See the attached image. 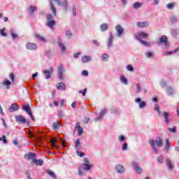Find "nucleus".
I'll list each match as a JSON object with an SVG mask.
<instances>
[{"label": "nucleus", "mask_w": 179, "mask_h": 179, "mask_svg": "<svg viewBox=\"0 0 179 179\" xmlns=\"http://www.w3.org/2000/svg\"><path fill=\"white\" fill-rule=\"evenodd\" d=\"M73 16L76 15V8L75 7L73 8Z\"/></svg>", "instance_id": "0e129e2a"}, {"label": "nucleus", "mask_w": 179, "mask_h": 179, "mask_svg": "<svg viewBox=\"0 0 179 179\" xmlns=\"http://www.w3.org/2000/svg\"><path fill=\"white\" fill-rule=\"evenodd\" d=\"M57 140L55 138H53L51 139L50 143H51L52 148H58V146H57V145H55V143H57Z\"/></svg>", "instance_id": "bb28decb"}, {"label": "nucleus", "mask_w": 179, "mask_h": 179, "mask_svg": "<svg viewBox=\"0 0 179 179\" xmlns=\"http://www.w3.org/2000/svg\"><path fill=\"white\" fill-rule=\"evenodd\" d=\"M155 143L157 144V146H158V148H162V146H163V140L160 137L156 138Z\"/></svg>", "instance_id": "dca6fc26"}, {"label": "nucleus", "mask_w": 179, "mask_h": 179, "mask_svg": "<svg viewBox=\"0 0 179 179\" xmlns=\"http://www.w3.org/2000/svg\"><path fill=\"white\" fill-rule=\"evenodd\" d=\"M174 6H176V3H171L167 4L166 8L167 9H173V8H174Z\"/></svg>", "instance_id": "4c0bfd02"}, {"label": "nucleus", "mask_w": 179, "mask_h": 179, "mask_svg": "<svg viewBox=\"0 0 179 179\" xmlns=\"http://www.w3.org/2000/svg\"><path fill=\"white\" fill-rule=\"evenodd\" d=\"M120 80H121V82L124 83V85H128V80H127L124 76H121Z\"/></svg>", "instance_id": "c9c22d12"}, {"label": "nucleus", "mask_w": 179, "mask_h": 179, "mask_svg": "<svg viewBox=\"0 0 179 179\" xmlns=\"http://www.w3.org/2000/svg\"><path fill=\"white\" fill-rule=\"evenodd\" d=\"M76 129H78V135H82V134H83V128L80 127V122L76 123Z\"/></svg>", "instance_id": "9d476101"}, {"label": "nucleus", "mask_w": 179, "mask_h": 179, "mask_svg": "<svg viewBox=\"0 0 179 179\" xmlns=\"http://www.w3.org/2000/svg\"><path fill=\"white\" fill-rule=\"evenodd\" d=\"M80 145V140L78 139L75 143V148L78 149V147Z\"/></svg>", "instance_id": "603ef678"}, {"label": "nucleus", "mask_w": 179, "mask_h": 179, "mask_svg": "<svg viewBox=\"0 0 179 179\" xmlns=\"http://www.w3.org/2000/svg\"><path fill=\"white\" fill-rule=\"evenodd\" d=\"M0 34L3 36V37H6V33H5V29H0Z\"/></svg>", "instance_id": "c03bdc74"}, {"label": "nucleus", "mask_w": 179, "mask_h": 179, "mask_svg": "<svg viewBox=\"0 0 179 179\" xmlns=\"http://www.w3.org/2000/svg\"><path fill=\"white\" fill-rule=\"evenodd\" d=\"M57 44L59 45V47H60V48L62 50V52H65V50H66V48L65 47V45L64 44H62V43H61V39H57Z\"/></svg>", "instance_id": "412c9836"}, {"label": "nucleus", "mask_w": 179, "mask_h": 179, "mask_svg": "<svg viewBox=\"0 0 179 179\" xmlns=\"http://www.w3.org/2000/svg\"><path fill=\"white\" fill-rule=\"evenodd\" d=\"M141 6H142V3H140V2H136V3L134 4V9H138V8H141Z\"/></svg>", "instance_id": "e433bc0d"}, {"label": "nucleus", "mask_w": 179, "mask_h": 179, "mask_svg": "<svg viewBox=\"0 0 179 179\" xmlns=\"http://www.w3.org/2000/svg\"><path fill=\"white\" fill-rule=\"evenodd\" d=\"M83 166L85 167V170H90V167H92V165L88 164H84Z\"/></svg>", "instance_id": "864d4df0"}, {"label": "nucleus", "mask_w": 179, "mask_h": 179, "mask_svg": "<svg viewBox=\"0 0 179 179\" xmlns=\"http://www.w3.org/2000/svg\"><path fill=\"white\" fill-rule=\"evenodd\" d=\"M17 110H19V106L16 103H13L9 107V111H10V113H13V111H16Z\"/></svg>", "instance_id": "f3484780"}, {"label": "nucleus", "mask_w": 179, "mask_h": 179, "mask_svg": "<svg viewBox=\"0 0 179 179\" xmlns=\"http://www.w3.org/2000/svg\"><path fill=\"white\" fill-rule=\"evenodd\" d=\"M50 10L54 16H57V8H55V6H54V3H52V1H50Z\"/></svg>", "instance_id": "4be33fe9"}, {"label": "nucleus", "mask_w": 179, "mask_h": 179, "mask_svg": "<svg viewBox=\"0 0 179 179\" xmlns=\"http://www.w3.org/2000/svg\"><path fill=\"white\" fill-rule=\"evenodd\" d=\"M10 79L12 82V83H15V74H13V73H11L9 76Z\"/></svg>", "instance_id": "ea45409f"}, {"label": "nucleus", "mask_w": 179, "mask_h": 179, "mask_svg": "<svg viewBox=\"0 0 179 179\" xmlns=\"http://www.w3.org/2000/svg\"><path fill=\"white\" fill-rule=\"evenodd\" d=\"M149 37V34L145 32H138L136 35V38L139 40V41H142V38H148Z\"/></svg>", "instance_id": "39448f33"}, {"label": "nucleus", "mask_w": 179, "mask_h": 179, "mask_svg": "<svg viewBox=\"0 0 179 179\" xmlns=\"http://www.w3.org/2000/svg\"><path fill=\"white\" fill-rule=\"evenodd\" d=\"M24 159L27 160H35V159L37 157V155L34 152H29L24 155Z\"/></svg>", "instance_id": "20e7f679"}, {"label": "nucleus", "mask_w": 179, "mask_h": 179, "mask_svg": "<svg viewBox=\"0 0 179 179\" xmlns=\"http://www.w3.org/2000/svg\"><path fill=\"white\" fill-rule=\"evenodd\" d=\"M57 75H58L59 79L60 80L64 79V66L61 64L58 66Z\"/></svg>", "instance_id": "423d86ee"}, {"label": "nucleus", "mask_w": 179, "mask_h": 179, "mask_svg": "<svg viewBox=\"0 0 179 179\" xmlns=\"http://www.w3.org/2000/svg\"><path fill=\"white\" fill-rule=\"evenodd\" d=\"M115 29L118 33V34H117L118 37H121V34H122V33H124V29H122V27H121V25H117L115 27Z\"/></svg>", "instance_id": "ddd939ff"}, {"label": "nucleus", "mask_w": 179, "mask_h": 179, "mask_svg": "<svg viewBox=\"0 0 179 179\" xmlns=\"http://www.w3.org/2000/svg\"><path fill=\"white\" fill-rule=\"evenodd\" d=\"M81 61L83 64H86V62H90L92 61V57L90 56H83L81 58Z\"/></svg>", "instance_id": "6ab92c4d"}, {"label": "nucleus", "mask_w": 179, "mask_h": 179, "mask_svg": "<svg viewBox=\"0 0 179 179\" xmlns=\"http://www.w3.org/2000/svg\"><path fill=\"white\" fill-rule=\"evenodd\" d=\"M66 36L67 37H69V38H71V37H72V32H71L70 30L66 31Z\"/></svg>", "instance_id": "3c124183"}, {"label": "nucleus", "mask_w": 179, "mask_h": 179, "mask_svg": "<svg viewBox=\"0 0 179 179\" xmlns=\"http://www.w3.org/2000/svg\"><path fill=\"white\" fill-rule=\"evenodd\" d=\"M47 173H48V174H49V176H50V177H52V178H54V179L57 178L55 173L51 169H48L47 171Z\"/></svg>", "instance_id": "cd10ccee"}, {"label": "nucleus", "mask_w": 179, "mask_h": 179, "mask_svg": "<svg viewBox=\"0 0 179 179\" xmlns=\"http://www.w3.org/2000/svg\"><path fill=\"white\" fill-rule=\"evenodd\" d=\"M107 29H108V24H102L100 26V29H101L102 31H106V30H107Z\"/></svg>", "instance_id": "c756f323"}, {"label": "nucleus", "mask_w": 179, "mask_h": 179, "mask_svg": "<svg viewBox=\"0 0 179 179\" xmlns=\"http://www.w3.org/2000/svg\"><path fill=\"white\" fill-rule=\"evenodd\" d=\"M10 83L8 80H5L2 83L3 85L6 86V89H10Z\"/></svg>", "instance_id": "b1692460"}, {"label": "nucleus", "mask_w": 179, "mask_h": 179, "mask_svg": "<svg viewBox=\"0 0 179 179\" xmlns=\"http://www.w3.org/2000/svg\"><path fill=\"white\" fill-rule=\"evenodd\" d=\"M127 71H130L131 72H133L134 66H132V65H131V64H129L127 66Z\"/></svg>", "instance_id": "49530a36"}, {"label": "nucleus", "mask_w": 179, "mask_h": 179, "mask_svg": "<svg viewBox=\"0 0 179 179\" xmlns=\"http://www.w3.org/2000/svg\"><path fill=\"white\" fill-rule=\"evenodd\" d=\"M71 107H72L73 108H75V107H76V101H74V102L72 103Z\"/></svg>", "instance_id": "774afa93"}, {"label": "nucleus", "mask_w": 179, "mask_h": 179, "mask_svg": "<svg viewBox=\"0 0 179 179\" xmlns=\"http://www.w3.org/2000/svg\"><path fill=\"white\" fill-rule=\"evenodd\" d=\"M47 26L50 27V29H53L54 26H55V20L52 18V15L51 14H48L47 15Z\"/></svg>", "instance_id": "f257e3e1"}, {"label": "nucleus", "mask_w": 179, "mask_h": 179, "mask_svg": "<svg viewBox=\"0 0 179 179\" xmlns=\"http://www.w3.org/2000/svg\"><path fill=\"white\" fill-rule=\"evenodd\" d=\"M15 120L20 124H26V119L22 115L15 116Z\"/></svg>", "instance_id": "1a4fd4ad"}, {"label": "nucleus", "mask_w": 179, "mask_h": 179, "mask_svg": "<svg viewBox=\"0 0 179 179\" xmlns=\"http://www.w3.org/2000/svg\"><path fill=\"white\" fill-rule=\"evenodd\" d=\"M149 143H150V145H151L152 148H153L155 153H157V149H156V147L155 146V143L154 140H150Z\"/></svg>", "instance_id": "c85d7f7f"}, {"label": "nucleus", "mask_w": 179, "mask_h": 179, "mask_svg": "<svg viewBox=\"0 0 179 179\" xmlns=\"http://www.w3.org/2000/svg\"><path fill=\"white\" fill-rule=\"evenodd\" d=\"M155 110H156V111H157L158 114H162V112L160 111V107L159 106V105L155 104Z\"/></svg>", "instance_id": "a19ab883"}, {"label": "nucleus", "mask_w": 179, "mask_h": 179, "mask_svg": "<svg viewBox=\"0 0 179 179\" xmlns=\"http://www.w3.org/2000/svg\"><path fill=\"white\" fill-rule=\"evenodd\" d=\"M33 163L36 166H43L44 164V161L43 159H33Z\"/></svg>", "instance_id": "aec40b11"}, {"label": "nucleus", "mask_w": 179, "mask_h": 179, "mask_svg": "<svg viewBox=\"0 0 179 179\" xmlns=\"http://www.w3.org/2000/svg\"><path fill=\"white\" fill-rule=\"evenodd\" d=\"M166 166H168L169 170H173V164L170 159H166Z\"/></svg>", "instance_id": "2f4dec72"}, {"label": "nucleus", "mask_w": 179, "mask_h": 179, "mask_svg": "<svg viewBox=\"0 0 179 179\" xmlns=\"http://www.w3.org/2000/svg\"><path fill=\"white\" fill-rule=\"evenodd\" d=\"M162 115L165 120V122H166V124H169V122H170V119H169V117H170V113L164 111Z\"/></svg>", "instance_id": "4468645a"}, {"label": "nucleus", "mask_w": 179, "mask_h": 179, "mask_svg": "<svg viewBox=\"0 0 179 179\" xmlns=\"http://www.w3.org/2000/svg\"><path fill=\"white\" fill-rule=\"evenodd\" d=\"M124 139H125V137L124 136H119V141H120V142H122V141H124Z\"/></svg>", "instance_id": "e2e57ef3"}, {"label": "nucleus", "mask_w": 179, "mask_h": 179, "mask_svg": "<svg viewBox=\"0 0 179 179\" xmlns=\"http://www.w3.org/2000/svg\"><path fill=\"white\" fill-rule=\"evenodd\" d=\"M177 51H178V48H177L176 50H172V51H169V52H166L164 55H171V54H174V52H177Z\"/></svg>", "instance_id": "f704fd0d"}, {"label": "nucleus", "mask_w": 179, "mask_h": 179, "mask_svg": "<svg viewBox=\"0 0 179 179\" xmlns=\"http://www.w3.org/2000/svg\"><path fill=\"white\" fill-rule=\"evenodd\" d=\"M22 110H24V111H26V113H27V114L30 115V118L32 120V121H36V119L33 115V113L31 112V110H30V105L29 104L23 105Z\"/></svg>", "instance_id": "f03ea898"}, {"label": "nucleus", "mask_w": 179, "mask_h": 179, "mask_svg": "<svg viewBox=\"0 0 179 179\" xmlns=\"http://www.w3.org/2000/svg\"><path fill=\"white\" fill-rule=\"evenodd\" d=\"M104 114H106V109H102L101 110V113H99V117L95 120V121H97V120H99V118H101V117H103V115H104Z\"/></svg>", "instance_id": "72a5a7b5"}, {"label": "nucleus", "mask_w": 179, "mask_h": 179, "mask_svg": "<svg viewBox=\"0 0 179 179\" xmlns=\"http://www.w3.org/2000/svg\"><path fill=\"white\" fill-rule=\"evenodd\" d=\"M36 9H37L36 7L33 6H31L29 7V9L30 14H31V15H33V13H34V12H36Z\"/></svg>", "instance_id": "473e14b6"}, {"label": "nucleus", "mask_w": 179, "mask_h": 179, "mask_svg": "<svg viewBox=\"0 0 179 179\" xmlns=\"http://www.w3.org/2000/svg\"><path fill=\"white\" fill-rule=\"evenodd\" d=\"M115 169L117 173H124V171H125V169H124V166H122V165H117Z\"/></svg>", "instance_id": "5701e85b"}, {"label": "nucleus", "mask_w": 179, "mask_h": 179, "mask_svg": "<svg viewBox=\"0 0 179 179\" xmlns=\"http://www.w3.org/2000/svg\"><path fill=\"white\" fill-rule=\"evenodd\" d=\"M103 61H107L108 59V55L104 53L102 55Z\"/></svg>", "instance_id": "de8ad7c7"}, {"label": "nucleus", "mask_w": 179, "mask_h": 179, "mask_svg": "<svg viewBox=\"0 0 179 179\" xmlns=\"http://www.w3.org/2000/svg\"><path fill=\"white\" fill-rule=\"evenodd\" d=\"M26 174H27V177L28 179H31V178L30 176V172L26 171Z\"/></svg>", "instance_id": "69168bd1"}, {"label": "nucleus", "mask_w": 179, "mask_h": 179, "mask_svg": "<svg viewBox=\"0 0 179 179\" xmlns=\"http://www.w3.org/2000/svg\"><path fill=\"white\" fill-rule=\"evenodd\" d=\"M87 92V89H84L83 90L79 91L80 94H82L83 96H86V92Z\"/></svg>", "instance_id": "09e8293b"}, {"label": "nucleus", "mask_w": 179, "mask_h": 179, "mask_svg": "<svg viewBox=\"0 0 179 179\" xmlns=\"http://www.w3.org/2000/svg\"><path fill=\"white\" fill-rule=\"evenodd\" d=\"M12 38H17V34H15L13 31H10Z\"/></svg>", "instance_id": "8fccbe9b"}, {"label": "nucleus", "mask_w": 179, "mask_h": 179, "mask_svg": "<svg viewBox=\"0 0 179 179\" xmlns=\"http://www.w3.org/2000/svg\"><path fill=\"white\" fill-rule=\"evenodd\" d=\"M127 148H128V144L127 143H125L122 145V150H127Z\"/></svg>", "instance_id": "6e6d98bb"}, {"label": "nucleus", "mask_w": 179, "mask_h": 179, "mask_svg": "<svg viewBox=\"0 0 179 179\" xmlns=\"http://www.w3.org/2000/svg\"><path fill=\"white\" fill-rule=\"evenodd\" d=\"M157 160L158 163H163V161L164 160V157H163V156H159V157H157Z\"/></svg>", "instance_id": "37998d69"}, {"label": "nucleus", "mask_w": 179, "mask_h": 179, "mask_svg": "<svg viewBox=\"0 0 179 179\" xmlns=\"http://www.w3.org/2000/svg\"><path fill=\"white\" fill-rule=\"evenodd\" d=\"M170 146V143L169 142V140H166V148L169 149V147Z\"/></svg>", "instance_id": "13d9d810"}, {"label": "nucleus", "mask_w": 179, "mask_h": 179, "mask_svg": "<svg viewBox=\"0 0 179 179\" xmlns=\"http://www.w3.org/2000/svg\"><path fill=\"white\" fill-rule=\"evenodd\" d=\"M137 87V93H139L141 92V85L139 84H136Z\"/></svg>", "instance_id": "680f3d73"}, {"label": "nucleus", "mask_w": 179, "mask_h": 179, "mask_svg": "<svg viewBox=\"0 0 179 179\" xmlns=\"http://www.w3.org/2000/svg\"><path fill=\"white\" fill-rule=\"evenodd\" d=\"M59 127H60L59 122L56 121L53 122V124H52L53 129H58Z\"/></svg>", "instance_id": "7c9ffc66"}, {"label": "nucleus", "mask_w": 179, "mask_h": 179, "mask_svg": "<svg viewBox=\"0 0 179 179\" xmlns=\"http://www.w3.org/2000/svg\"><path fill=\"white\" fill-rule=\"evenodd\" d=\"M3 143H8V140H6V136H3Z\"/></svg>", "instance_id": "bf43d9fd"}, {"label": "nucleus", "mask_w": 179, "mask_h": 179, "mask_svg": "<svg viewBox=\"0 0 179 179\" xmlns=\"http://www.w3.org/2000/svg\"><path fill=\"white\" fill-rule=\"evenodd\" d=\"M80 55V52H77L73 55L74 58H78Z\"/></svg>", "instance_id": "338daca9"}, {"label": "nucleus", "mask_w": 179, "mask_h": 179, "mask_svg": "<svg viewBox=\"0 0 179 179\" xmlns=\"http://www.w3.org/2000/svg\"><path fill=\"white\" fill-rule=\"evenodd\" d=\"M158 44H164L166 48H167V47L170 45V44L169 43V41L167 39V36L166 35H163L159 38V41Z\"/></svg>", "instance_id": "7ed1b4c3"}, {"label": "nucleus", "mask_w": 179, "mask_h": 179, "mask_svg": "<svg viewBox=\"0 0 179 179\" xmlns=\"http://www.w3.org/2000/svg\"><path fill=\"white\" fill-rule=\"evenodd\" d=\"M168 129L169 132H171L172 134H176V132H177V130H176V127L173 128H169Z\"/></svg>", "instance_id": "a18cd8bd"}, {"label": "nucleus", "mask_w": 179, "mask_h": 179, "mask_svg": "<svg viewBox=\"0 0 179 179\" xmlns=\"http://www.w3.org/2000/svg\"><path fill=\"white\" fill-rule=\"evenodd\" d=\"M77 155H78V156H80V157H83V156H85L84 152H80L78 150H77Z\"/></svg>", "instance_id": "5fc2aeb1"}, {"label": "nucleus", "mask_w": 179, "mask_h": 179, "mask_svg": "<svg viewBox=\"0 0 179 179\" xmlns=\"http://www.w3.org/2000/svg\"><path fill=\"white\" fill-rule=\"evenodd\" d=\"M35 37L36 38H37V40H39V41H41L42 43H45V38L43 37V36L40 34H36Z\"/></svg>", "instance_id": "a878e982"}, {"label": "nucleus", "mask_w": 179, "mask_h": 179, "mask_svg": "<svg viewBox=\"0 0 179 179\" xmlns=\"http://www.w3.org/2000/svg\"><path fill=\"white\" fill-rule=\"evenodd\" d=\"M136 103H139V108H143L146 106V102L142 101L141 98H137L135 100Z\"/></svg>", "instance_id": "f8f14e48"}, {"label": "nucleus", "mask_w": 179, "mask_h": 179, "mask_svg": "<svg viewBox=\"0 0 179 179\" xmlns=\"http://www.w3.org/2000/svg\"><path fill=\"white\" fill-rule=\"evenodd\" d=\"M138 27H148L149 26V22L146 21L139 22L137 23Z\"/></svg>", "instance_id": "a211bd4d"}, {"label": "nucleus", "mask_w": 179, "mask_h": 179, "mask_svg": "<svg viewBox=\"0 0 179 179\" xmlns=\"http://www.w3.org/2000/svg\"><path fill=\"white\" fill-rule=\"evenodd\" d=\"M27 50H36L37 48V45L33 43H28L26 45Z\"/></svg>", "instance_id": "2eb2a0df"}, {"label": "nucleus", "mask_w": 179, "mask_h": 179, "mask_svg": "<svg viewBox=\"0 0 179 179\" xmlns=\"http://www.w3.org/2000/svg\"><path fill=\"white\" fill-rule=\"evenodd\" d=\"M132 166L133 167L135 168L136 172L137 173V174H142V168L139 167L138 163L134 162L132 163Z\"/></svg>", "instance_id": "6e6552de"}, {"label": "nucleus", "mask_w": 179, "mask_h": 179, "mask_svg": "<svg viewBox=\"0 0 179 179\" xmlns=\"http://www.w3.org/2000/svg\"><path fill=\"white\" fill-rule=\"evenodd\" d=\"M114 39V36H113V33H110V36L108 40L107 45L108 48H110V47H113V40Z\"/></svg>", "instance_id": "9b49d317"}, {"label": "nucleus", "mask_w": 179, "mask_h": 179, "mask_svg": "<svg viewBox=\"0 0 179 179\" xmlns=\"http://www.w3.org/2000/svg\"><path fill=\"white\" fill-rule=\"evenodd\" d=\"M166 92H167V94H169V96H171V94H173L174 93V91L173 90V89L170 88V87H169L166 90Z\"/></svg>", "instance_id": "58836bf2"}, {"label": "nucleus", "mask_w": 179, "mask_h": 179, "mask_svg": "<svg viewBox=\"0 0 179 179\" xmlns=\"http://www.w3.org/2000/svg\"><path fill=\"white\" fill-rule=\"evenodd\" d=\"M82 75H83V76H89V73L87 72V71L84 70L82 72Z\"/></svg>", "instance_id": "4d7b16f0"}, {"label": "nucleus", "mask_w": 179, "mask_h": 179, "mask_svg": "<svg viewBox=\"0 0 179 179\" xmlns=\"http://www.w3.org/2000/svg\"><path fill=\"white\" fill-rule=\"evenodd\" d=\"M141 43L143 44V45H146V47H150V43L148 41H141Z\"/></svg>", "instance_id": "79ce46f5"}, {"label": "nucleus", "mask_w": 179, "mask_h": 179, "mask_svg": "<svg viewBox=\"0 0 179 179\" xmlns=\"http://www.w3.org/2000/svg\"><path fill=\"white\" fill-rule=\"evenodd\" d=\"M153 56V54L152 53V52H147V57H148V58H150L151 57H152Z\"/></svg>", "instance_id": "052dcab7"}, {"label": "nucleus", "mask_w": 179, "mask_h": 179, "mask_svg": "<svg viewBox=\"0 0 179 179\" xmlns=\"http://www.w3.org/2000/svg\"><path fill=\"white\" fill-rule=\"evenodd\" d=\"M52 72H54V69L52 67H50L49 71L48 70H44L43 73L45 75L46 79H50L51 78V75H52Z\"/></svg>", "instance_id": "0eeeda50"}, {"label": "nucleus", "mask_w": 179, "mask_h": 179, "mask_svg": "<svg viewBox=\"0 0 179 179\" xmlns=\"http://www.w3.org/2000/svg\"><path fill=\"white\" fill-rule=\"evenodd\" d=\"M58 90H65L66 89V85L64 83H59L57 87Z\"/></svg>", "instance_id": "393cba45"}]
</instances>
